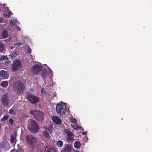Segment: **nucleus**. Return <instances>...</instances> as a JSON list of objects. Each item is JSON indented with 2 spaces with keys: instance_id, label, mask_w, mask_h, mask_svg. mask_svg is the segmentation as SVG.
I'll return each instance as SVG.
<instances>
[{
  "instance_id": "1",
  "label": "nucleus",
  "mask_w": 152,
  "mask_h": 152,
  "mask_svg": "<svg viewBox=\"0 0 152 152\" xmlns=\"http://www.w3.org/2000/svg\"><path fill=\"white\" fill-rule=\"evenodd\" d=\"M28 129L32 132L36 133L37 132L39 127L37 122L34 120L31 119L28 121Z\"/></svg>"
},
{
  "instance_id": "2",
  "label": "nucleus",
  "mask_w": 152,
  "mask_h": 152,
  "mask_svg": "<svg viewBox=\"0 0 152 152\" xmlns=\"http://www.w3.org/2000/svg\"><path fill=\"white\" fill-rule=\"evenodd\" d=\"M68 109L66 108V105L63 102L59 103L57 104L56 110L57 113L59 115H64Z\"/></svg>"
},
{
  "instance_id": "3",
  "label": "nucleus",
  "mask_w": 152,
  "mask_h": 152,
  "mask_svg": "<svg viewBox=\"0 0 152 152\" xmlns=\"http://www.w3.org/2000/svg\"><path fill=\"white\" fill-rule=\"evenodd\" d=\"M13 86L14 90L19 94L22 92L25 88L24 84L20 81H18L14 83Z\"/></svg>"
},
{
  "instance_id": "4",
  "label": "nucleus",
  "mask_w": 152,
  "mask_h": 152,
  "mask_svg": "<svg viewBox=\"0 0 152 152\" xmlns=\"http://www.w3.org/2000/svg\"><path fill=\"white\" fill-rule=\"evenodd\" d=\"M30 113L33 115L35 119L38 121H42L44 119V114L39 110H32Z\"/></svg>"
},
{
  "instance_id": "5",
  "label": "nucleus",
  "mask_w": 152,
  "mask_h": 152,
  "mask_svg": "<svg viewBox=\"0 0 152 152\" xmlns=\"http://www.w3.org/2000/svg\"><path fill=\"white\" fill-rule=\"evenodd\" d=\"M26 98L28 101L32 104L36 103L39 101L38 97L31 93L26 95Z\"/></svg>"
},
{
  "instance_id": "6",
  "label": "nucleus",
  "mask_w": 152,
  "mask_h": 152,
  "mask_svg": "<svg viewBox=\"0 0 152 152\" xmlns=\"http://www.w3.org/2000/svg\"><path fill=\"white\" fill-rule=\"evenodd\" d=\"M26 139L27 144L30 145L31 147L34 146L36 141L35 137L30 134L26 135Z\"/></svg>"
},
{
  "instance_id": "7",
  "label": "nucleus",
  "mask_w": 152,
  "mask_h": 152,
  "mask_svg": "<svg viewBox=\"0 0 152 152\" xmlns=\"http://www.w3.org/2000/svg\"><path fill=\"white\" fill-rule=\"evenodd\" d=\"M21 67V65L20 61L17 60H15L13 63L12 67V70L13 72H15L19 70Z\"/></svg>"
},
{
  "instance_id": "8",
  "label": "nucleus",
  "mask_w": 152,
  "mask_h": 152,
  "mask_svg": "<svg viewBox=\"0 0 152 152\" xmlns=\"http://www.w3.org/2000/svg\"><path fill=\"white\" fill-rule=\"evenodd\" d=\"M1 103L3 106L5 107L8 106L10 102L8 95L6 94L3 95L1 97Z\"/></svg>"
},
{
  "instance_id": "9",
  "label": "nucleus",
  "mask_w": 152,
  "mask_h": 152,
  "mask_svg": "<svg viewBox=\"0 0 152 152\" xmlns=\"http://www.w3.org/2000/svg\"><path fill=\"white\" fill-rule=\"evenodd\" d=\"M42 67L38 64H36L33 66L31 68L32 72L35 75L39 73L42 70Z\"/></svg>"
},
{
  "instance_id": "10",
  "label": "nucleus",
  "mask_w": 152,
  "mask_h": 152,
  "mask_svg": "<svg viewBox=\"0 0 152 152\" xmlns=\"http://www.w3.org/2000/svg\"><path fill=\"white\" fill-rule=\"evenodd\" d=\"M64 132L67 136V139L69 141H70L73 140V134L71 131L65 129L64 130Z\"/></svg>"
},
{
  "instance_id": "11",
  "label": "nucleus",
  "mask_w": 152,
  "mask_h": 152,
  "mask_svg": "<svg viewBox=\"0 0 152 152\" xmlns=\"http://www.w3.org/2000/svg\"><path fill=\"white\" fill-rule=\"evenodd\" d=\"M72 146L69 144H66L65 145V148L61 152H70L72 149Z\"/></svg>"
},
{
  "instance_id": "12",
  "label": "nucleus",
  "mask_w": 152,
  "mask_h": 152,
  "mask_svg": "<svg viewBox=\"0 0 152 152\" xmlns=\"http://www.w3.org/2000/svg\"><path fill=\"white\" fill-rule=\"evenodd\" d=\"M52 119L53 121L57 124L60 125L62 123L61 120L56 116H53L52 117Z\"/></svg>"
},
{
  "instance_id": "13",
  "label": "nucleus",
  "mask_w": 152,
  "mask_h": 152,
  "mask_svg": "<svg viewBox=\"0 0 152 152\" xmlns=\"http://www.w3.org/2000/svg\"><path fill=\"white\" fill-rule=\"evenodd\" d=\"M0 75L1 77H4L5 79H7L8 77L6 72L4 70H1L0 71Z\"/></svg>"
},
{
  "instance_id": "14",
  "label": "nucleus",
  "mask_w": 152,
  "mask_h": 152,
  "mask_svg": "<svg viewBox=\"0 0 152 152\" xmlns=\"http://www.w3.org/2000/svg\"><path fill=\"white\" fill-rule=\"evenodd\" d=\"M41 75L43 79H46L47 78V73L46 70L42 71L41 74Z\"/></svg>"
},
{
  "instance_id": "15",
  "label": "nucleus",
  "mask_w": 152,
  "mask_h": 152,
  "mask_svg": "<svg viewBox=\"0 0 152 152\" xmlns=\"http://www.w3.org/2000/svg\"><path fill=\"white\" fill-rule=\"evenodd\" d=\"M8 82L7 81H3L0 83L1 86L6 88L8 86Z\"/></svg>"
},
{
  "instance_id": "16",
  "label": "nucleus",
  "mask_w": 152,
  "mask_h": 152,
  "mask_svg": "<svg viewBox=\"0 0 152 152\" xmlns=\"http://www.w3.org/2000/svg\"><path fill=\"white\" fill-rule=\"evenodd\" d=\"M74 147L77 148H79L81 146V143L80 141H75V142Z\"/></svg>"
},
{
  "instance_id": "17",
  "label": "nucleus",
  "mask_w": 152,
  "mask_h": 152,
  "mask_svg": "<svg viewBox=\"0 0 152 152\" xmlns=\"http://www.w3.org/2000/svg\"><path fill=\"white\" fill-rule=\"evenodd\" d=\"M63 142L60 140H58L56 142V145L58 147H61L63 145Z\"/></svg>"
},
{
  "instance_id": "18",
  "label": "nucleus",
  "mask_w": 152,
  "mask_h": 152,
  "mask_svg": "<svg viewBox=\"0 0 152 152\" xmlns=\"http://www.w3.org/2000/svg\"><path fill=\"white\" fill-rule=\"evenodd\" d=\"M43 134L44 137L47 138L50 137V135L49 133L47 131H44L43 132Z\"/></svg>"
},
{
  "instance_id": "19",
  "label": "nucleus",
  "mask_w": 152,
  "mask_h": 152,
  "mask_svg": "<svg viewBox=\"0 0 152 152\" xmlns=\"http://www.w3.org/2000/svg\"><path fill=\"white\" fill-rule=\"evenodd\" d=\"M8 35V33L7 30H5L3 31L2 33V36L4 37L7 38Z\"/></svg>"
},
{
  "instance_id": "20",
  "label": "nucleus",
  "mask_w": 152,
  "mask_h": 152,
  "mask_svg": "<svg viewBox=\"0 0 152 152\" xmlns=\"http://www.w3.org/2000/svg\"><path fill=\"white\" fill-rule=\"evenodd\" d=\"M16 136H15L13 134L11 135L10 138V142L12 143L14 142Z\"/></svg>"
},
{
  "instance_id": "21",
  "label": "nucleus",
  "mask_w": 152,
  "mask_h": 152,
  "mask_svg": "<svg viewBox=\"0 0 152 152\" xmlns=\"http://www.w3.org/2000/svg\"><path fill=\"white\" fill-rule=\"evenodd\" d=\"M4 44L0 42V52H2L3 51L4 49Z\"/></svg>"
},
{
  "instance_id": "22",
  "label": "nucleus",
  "mask_w": 152,
  "mask_h": 152,
  "mask_svg": "<svg viewBox=\"0 0 152 152\" xmlns=\"http://www.w3.org/2000/svg\"><path fill=\"white\" fill-rule=\"evenodd\" d=\"M17 21L15 20H10V24L11 26L14 25L15 24L17 23Z\"/></svg>"
},
{
  "instance_id": "23",
  "label": "nucleus",
  "mask_w": 152,
  "mask_h": 152,
  "mask_svg": "<svg viewBox=\"0 0 152 152\" xmlns=\"http://www.w3.org/2000/svg\"><path fill=\"white\" fill-rule=\"evenodd\" d=\"M11 12L10 11L7 12H6L4 15V16L5 17H8L11 15Z\"/></svg>"
},
{
  "instance_id": "24",
  "label": "nucleus",
  "mask_w": 152,
  "mask_h": 152,
  "mask_svg": "<svg viewBox=\"0 0 152 152\" xmlns=\"http://www.w3.org/2000/svg\"><path fill=\"white\" fill-rule=\"evenodd\" d=\"M0 59L1 60L4 61L5 60H8V58L7 56H2L0 58Z\"/></svg>"
},
{
  "instance_id": "25",
  "label": "nucleus",
  "mask_w": 152,
  "mask_h": 152,
  "mask_svg": "<svg viewBox=\"0 0 152 152\" xmlns=\"http://www.w3.org/2000/svg\"><path fill=\"white\" fill-rule=\"evenodd\" d=\"M52 148L48 146L46 147L45 148V152H50Z\"/></svg>"
},
{
  "instance_id": "26",
  "label": "nucleus",
  "mask_w": 152,
  "mask_h": 152,
  "mask_svg": "<svg viewBox=\"0 0 152 152\" xmlns=\"http://www.w3.org/2000/svg\"><path fill=\"white\" fill-rule=\"evenodd\" d=\"M9 118V116L7 115H4L3 118L1 119V121H4L7 120Z\"/></svg>"
},
{
  "instance_id": "27",
  "label": "nucleus",
  "mask_w": 152,
  "mask_h": 152,
  "mask_svg": "<svg viewBox=\"0 0 152 152\" xmlns=\"http://www.w3.org/2000/svg\"><path fill=\"white\" fill-rule=\"evenodd\" d=\"M15 53H14V55L13 53L10 54V55L9 56V57L11 59H13L15 58Z\"/></svg>"
},
{
  "instance_id": "28",
  "label": "nucleus",
  "mask_w": 152,
  "mask_h": 152,
  "mask_svg": "<svg viewBox=\"0 0 152 152\" xmlns=\"http://www.w3.org/2000/svg\"><path fill=\"white\" fill-rule=\"evenodd\" d=\"M9 122L10 123L11 125H12L14 123V120L10 118L9 120Z\"/></svg>"
},
{
  "instance_id": "29",
  "label": "nucleus",
  "mask_w": 152,
  "mask_h": 152,
  "mask_svg": "<svg viewBox=\"0 0 152 152\" xmlns=\"http://www.w3.org/2000/svg\"><path fill=\"white\" fill-rule=\"evenodd\" d=\"M9 113L11 114L15 115V112L14 110L12 109H10L9 111Z\"/></svg>"
},
{
  "instance_id": "30",
  "label": "nucleus",
  "mask_w": 152,
  "mask_h": 152,
  "mask_svg": "<svg viewBox=\"0 0 152 152\" xmlns=\"http://www.w3.org/2000/svg\"><path fill=\"white\" fill-rule=\"evenodd\" d=\"M11 62V61H5L4 64L6 66H8L10 64Z\"/></svg>"
},
{
  "instance_id": "31",
  "label": "nucleus",
  "mask_w": 152,
  "mask_h": 152,
  "mask_svg": "<svg viewBox=\"0 0 152 152\" xmlns=\"http://www.w3.org/2000/svg\"><path fill=\"white\" fill-rule=\"evenodd\" d=\"M27 53L29 54L31 53V49L30 47H29L27 49Z\"/></svg>"
},
{
  "instance_id": "32",
  "label": "nucleus",
  "mask_w": 152,
  "mask_h": 152,
  "mask_svg": "<svg viewBox=\"0 0 152 152\" xmlns=\"http://www.w3.org/2000/svg\"><path fill=\"white\" fill-rule=\"evenodd\" d=\"M71 122L73 123H75L76 122V120L75 118H72V119H71Z\"/></svg>"
},
{
  "instance_id": "33",
  "label": "nucleus",
  "mask_w": 152,
  "mask_h": 152,
  "mask_svg": "<svg viewBox=\"0 0 152 152\" xmlns=\"http://www.w3.org/2000/svg\"><path fill=\"white\" fill-rule=\"evenodd\" d=\"M50 152H56L55 148H52Z\"/></svg>"
},
{
  "instance_id": "34",
  "label": "nucleus",
  "mask_w": 152,
  "mask_h": 152,
  "mask_svg": "<svg viewBox=\"0 0 152 152\" xmlns=\"http://www.w3.org/2000/svg\"><path fill=\"white\" fill-rule=\"evenodd\" d=\"M10 152H18L15 149H14L11 151Z\"/></svg>"
},
{
  "instance_id": "35",
  "label": "nucleus",
  "mask_w": 152,
  "mask_h": 152,
  "mask_svg": "<svg viewBox=\"0 0 152 152\" xmlns=\"http://www.w3.org/2000/svg\"><path fill=\"white\" fill-rule=\"evenodd\" d=\"M16 45H18V46L21 45H22V44L21 42H17V43Z\"/></svg>"
},
{
  "instance_id": "36",
  "label": "nucleus",
  "mask_w": 152,
  "mask_h": 152,
  "mask_svg": "<svg viewBox=\"0 0 152 152\" xmlns=\"http://www.w3.org/2000/svg\"><path fill=\"white\" fill-rule=\"evenodd\" d=\"M83 134L84 135H86L87 134V133L86 132H83Z\"/></svg>"
},
{
  "instance_id": "37",
  "label": "nucleus",
  "mask_w": 152,
  "mask_h": 152,
  "mask_svg": "<svg viewBox=\"0 0 152 152\" xmlns=\"http://www.w3.org/2000/svg\"><path fill=\"white\" fill-rule=\"evenodd\" d=\"M17 28H18V30H20V28L19 27V26H18Z\"/></svg>"
},
{
  "instance_id": "38",
  "label": "nucleus",
  "mask_w": 152,
  "mask_h": 152,
  "mask_svg": "<svg viewBox=\"0 0 152 152\" xmlns=\"http://www.w3.org/2000/svg\"><path fill=\"white\" fill-rule=\"evenodd\" d=\"M75 152H79V151H76Z\"/></svg>"
},
{
  "instance_id": "39",
  "label": "nucleus",
  "mask_w": 152,
  "mask_h": 152,
  "mask_svg": "<svg viewBox=\"0 0 152 152\" xmlns=\"http://www.w3.org/2000/svg\"><path fill=\"white\" fill-rule=\"evenodd\" d=\"M50 71H51V72H52V71L51 70H50Z\"/></svg>"
}]
</instances>
